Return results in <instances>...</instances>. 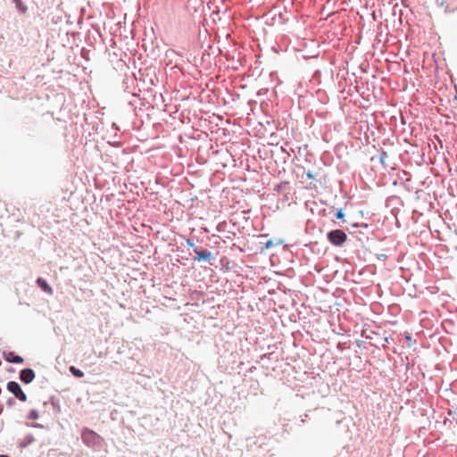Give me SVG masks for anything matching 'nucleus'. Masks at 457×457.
<instances>
[{
	"label": "nucleus",
	"mask_w": 457,
	"mask_h": 457,
	"mask_svg": "<svg viewBox=\"0 0 457 457\" xmlns=\"http://www.w3.org/2000/svg\"><path fill=\"white\" fill-rule=\"evenodd\" d=\"M287 185V181L280 182L279 184L274 187V191L280 192L284 189V187Z\"/></svg>",
	"instance_id": "dca6fc26"
},
{
	"label": "nucleus",
	"mask_w": 457,
	"mask_h": 457,
	"mask_svg": "<svg viewBox=\"0 0 457 457\" xmlns=\"http://www.w3.org/2000/svg\"><path fill=\"white\" fill-rule=\"evenodd\" d=\"M159 116H152V119L145 120V126L149 125L152 127L151 131H148L147 138H145V148L149 145V140H154L159 137V133L162 130V124L158 121Z\"/></svg>",
	"instance_id": "f03ea898"
},
{
	"label": "nucleus",
	"mask_w": 457,
	"mask_h": 457,
	"mask_svg": "<svg viewBox=\"0 0 457 457\" xmlns=\"http://www.w3.org/2000/svg\"><path fill=\"white\" fill-rule=\"evenodd\" d=\"M260 244L262 245L261 246V253H263L265 250H269L270 249L272 246L275 245V243L272 239H268L266 242L262 243V242H260Z\"/></svg>",
	"instance_id": "f8f14e48"
},
{
	"label": "nucleus",
	"mask_w": 457,
	"mask_h": 457,
	"mask_svg": "<svg viewBox=\"0 0 457 457\" xmlns=\"http://www.w3.org/2000/svg\"><path fill=\"white\" fill-rule=\"evenodd\" d=\"M5 361L12 363H21L23 362V358L19 355H14L13 353L10 352L8 353H4Z\"/></svg>",
	"instance_id": "6e6552de"
},
{
	"label": "nucleus",
	"mask_w": 457,
	"mask_h": 457,
	"mask_svg": "<svg viewBox=\"0 0 457 457\" xmlns=\"http://www.w3.org/2000/svg\"><path fill=\"white\" fill-rule=\"evenodd\" d=\"M327 239L332 245L340 247L345 243L347 235L344 230L336 228L327 233Z\"/></svg>",
	"instance_id": "7ed1b4c3"
},
{
	"label": "nucleus",
	"mask_w": 457,
	"mask_h": 457,
	"mask_svg": "<svg viewBox=\"0 0 457 457\" xmlns=\"http://www.w3.org/2000/svg\"><path fill=\"white\" fill-rule=\"evenodd\" d=\"M436 4H437V6L442 7L445 4V0H436Z\"/></svg>",
	"instance_id": "4be33fe9"
},
{
	"label": "nucleus",
	"mask_w": 457,
	"mask_h": 457,
	"mask_svg": "<svg viewBox=\"0 0 457 457\" xmlns=\"http://www.w3.org/2000/svg\"><path fill=\"white\" fill-rule=\"evenodd\" d=\"M145 154L147 155V161L154 165H158L162 161V153L160 145H149V147L145 150Z\"/></svg>",
	"instance_id": "20e7f679"
},
{
	"label": "nucleus",
	"mask_w": 457,
	"mask_h": 457,
	"mask_svg": "<svg viewBox=\"0 0 457 457\" xmlns=\"http://www.w3.org/2000/svg\"><path fill=\"white\" fill-rule=\"evenodd\" d=\"M386 157H387V153L384 149H381L380 154H379V162L383 166H386L385 160Z\"/></svg>",
	"instance_id": "2eb2a0df"
},
{
	"label": "nucleus",
	"mask_w": 457,
	"mask_h": 457,
	"mask_svg": "<svg viewBox=\"0 0 457 457\" xmlns=\"http://www.w3.org/2000/svg\"><path fill=\"white\" fill-rule=\"evenodd\" d=\"M39 418L38 411L37 410H31L29 415V419L37 420Z\"/></svg>",
	"instance_id": "a211bd4d"
},
{
	"label": "nucleus",
	"mask_w": 457,
	"mask_h": 457,
	"mask_svg": "<svg viewBox=\"0 0 457 457\" xmlns=\"http://www.w3.org/2000/svg\"><path fill=\"white\" fill-rule=\"evenodd\" d=\"M34 440V437L32 436H28L27 442L30 443Z\"/></svg>",
	"instance_id": "a878e982"
},
{
	"label": "nucleus",
	"mask_w": 457,
	"mask_h": 457,
	"mask_svg": "<svg viewBox=\"0 0 457 457\" xmlns=\"http://www.w3.org/2000/svg\"><path fill=\"white\" fill-rule=\"evenodd\" d=\"M145 78H149V82L151 85H154V80L158 81V79L155 77V71L151 68H147L145 71ZM145 84L146 80L145 79Z\"/></svg>",
	"instance_id": "1a4fd4ad"
},
{
	"label": "nucleus",
	"mask_w": 457,
	"mask_h": 457,
	"mask_svg": "<svg viewBox=\"0 0 457 457\" xmlns=\"http://www.w3.org/2000/svg\"><path fill=\"white\" fill-rule=\"evenodd\" d=\"M33 427H34V428H42V425H41V424L37 423V424L33 425Z\"/></svg>",
	"instance_id": "cd10ccee"
},
{
	"label": "nucleus",
	"mask_w": 457,
	"mask_h": 457,
	"mask_svg": "<svg viewBox=\"0 0 457 457\" xmlns=\"http://www.w3.org/2000/svg\"><path fill=\"white\" fill-rule=\"evenodd\" d=\"M282 244H283V240L282 239L278 240V242L276 243V245H280Z\"/></svg>",
	"instance_id": "bb28decb"
},
{
	"label": "nucleus",
	"mask_w": 457,
	"mask_h": 457,
	"mask_svg": "<svg viewBox=\"0 0 457 457\" xmlns=\"http://www.w3.org/2000/svg\"><path fill=\"white\" fill-rule=\"evenodd\" d=\"M144 267H145L146 270H149V267L146 266V264H144Z\"/></svg>",
	"instance_id": "c9c22d12"
},
{
	"label": "nucleus",
	"mask_w": 457,
	"mask_h": 457,
	"mask_svg": "<svg viewBox=\"0 0 457 457\" xmlns=\"http://www.w3.org/2000/svg\"><path fill=\"white\" fill-rule=\"evenodd\" d=\"M145 254V253H151V250H149V247L146 244H145V249H144Z\"/></svg>",
	"instance_id": "b1692460"
},
{
	"label": "nucleus",
	"mask_w": 457,
	"mask_h": 457,
	"mask_svg": "<svg viewBox=\"0 0 457 457\" xmlns=\"http://www.w3.org/2000/svg\"><path fill=\"white\" fill-rule=\"evenodd\" d=\"M3 412V407L0 406V414Z\"/></svg>",
	"instance_id": "7c9ffc66"
},
{
	"label": "nucleus",
	"mask_w": 457,
	"mask_h": 457,
	"mask_svg": "<svg viewBox=\"0 0 457 457\" xmlns=\"http://www.w3.org/2000/svg\"><path fill=\"white\" fill-rule=\"evenodd\" d=\"M307 188H310V189L316 188V184H314V183L311 182V183L309 184V186L307 187Z\"/></svg>",
	"instance_id": "393cba45"
},
{
	"label": "nucleus",
	"mask_w": 457,
	"mask_h": 457,
	"mask_svg": "<svg viewBox=\"0 0 457 457\" xmlns=\"http://www.w3.org/2000/svg\"><path fill=\"white\" fill-rule=\"evenodd\" d=\"M70 370L72 372V374L77 377V378H82L84 376V373L79 370H77L74 366H71L70 368Z\"/></svg>",
	"instance_id": "4468645a"
},
{
	"label": "nucleus",
	"mask_w": 457,
	"mask_h": 457,
	"mask_svg": "<svg viewBox=\"0 0 457 457\" xmlns=\"http://www.w3.org/2000/svg\"><path fill=\"white\" fill-rule=\"evenodd\" d=\"M406 340L408 341V346L411 345V337L408 334L405 336Z\"/></svg>",
	"instance_id": "5701e85b"
},
{
	"label": "nucleus",
	"mask_w": 457,
	"mask_h": 457,
	"mask_svg": "<svg viewBox=\"0 0 457 457\" xmlns=\"http://www.w3.org/2000/svg\"><path fill=\"white\" fill-rule=\"evenodd\" d=\"M151 281H152V287H154L156 284H160L161 278H155L154 277H153L151 278Z\"/></svg>",
	"instance_id": "aec40b11"
},
{
	"label": "nucleus",
	"mask_w": 457,
	"mask_h": 457,
	"mask_svg": "<svg viewBox=\"0 0 457 457\" xmlns=\"http://www.w3.org/2000/svg\"><path fill=\"white\" fill-rule=\"evenodd\" d=\"M82 437L84 442L88 444L89 440L95 439L96 437V435L93 431L86 430L85 432H83Z\"/></svg>",
	"instance_id": "9b49d317"
},
{
	"label": "nucleus",
	"mask_w": 457,
	"mask_h": 457,
	"mask_svg": "<svg viewBox=\"0 0 457 457\" xmlns=\"http://www.w3.org/2000/svg\"><path fill=\"white\" fill-rule=\"evenodd\" d=\"M144 267H145L146 270H149V267L146 266V264H144Z\"/></svg>",
	"instance_id": "72a5a7b5"
},
{
	"label": "nucleus",
	"mask_w": 457,
	"mask_h": 457,
	"mask_svg": "<svg viewBox=\"0 0 457 457\" xmlns=\"http://www.w3.org/2000/svg\"><path fill=\"white\" fill-rule=\"evenodd\" d=\"M186 244L188 247H191L193 249V251L195 250V247H197L191 238H187L186 241Z\"/></svg>",
	"instance_id": "6ab92c4d"
},
{
	"label": "nucleus",
	"mask_w": 457,
	"mask_h": 457,
	"mask_svg": "<svg viewBox=\"0 0 457 457\" xmlns=\"http://www.w3.org/2000/svg\"><path fill=\"white\" fill-rule=\"evenodd\" d=\"M335 216H336V219H337V220H344L345 216V212H344V210H343L342 208H341V209H338V210L337 211V212H336V215H335Z\"/></svg>",
	"instance_id": "f3484780"
},
{
	"label": "nucleus",
	"mask_w": 457,
	"mask_h": 457,
	"mask_svg": "<svg viewBox=\"0 0 457 457\" xmlns=\"http://www.w3.org/2000/svg\"><path fill=\"white\" fill-rule=\"evenodd\" d=\"M15 4L16 9L21 13H25L27 12V6L23 4L21 0H12Z\"/></svg>",
	"instance_id": "ddd939ff"
},
{
	"label": "nucleus",
	"mask_w": 457,
	"mask_h": 457,
	"mask_svg": "<svg viewBox=\"0 0 457 457\" xmlns=\"http://www.w3.org/2000/svg\"><path fill=\"white\" fill-rule=\"evenodd\" d=\"M20 378L23 383L29 384L35 378V372L32 369H24L20 373Z\"/></svg>",
	"instance_id": "0eeeda50"
},
{
	"label": "nucleus",
	"mask_w": 457,
	"mask_h": 457,
	"mask_svg": "<svg viewBox=\"0 0 457 457\" xmlns=\"http://www.w3.org/2000/svg\"><path fill=\"white\" fill-rule=\"evenodd\" d=\"M162 102V96L151 87L145 88V111H147V119L152 116H160L161 109L159 104Z\"/></svg>",
	"instance_id": "f257e3e1"
},
{
	"label": "nucleus",
	"mask_w": 457,
	"mask_h": 457,
	"mask_svg": "<svg viewBox=\"0 0 457 457\" xmlns=\"http://www.w3.org/2000/svg\"><path fill=\"white\" fill-rule=\"evenodd\" d=\"M0 457H9V456L6 454H0Z\"/></svg>",
	"instance_id": "c85d7f7f"
},
{
	"label": "nucleus",
	"mask_w": 457,
	"mask_h": 457,
	"mask_svg": "<svg viewBox=\"0 0 457 457\" xmlns=\"http://www.w3.org/2000/svg\"><path fill=\"white\" fill-rule=\"evenodd\" d=\"M12 399H11V400H9V401H8V404H12Z\"/></svg>",
	"instance_id": "2f4dec72"
},
{
	"label": "nucleus",
	"mask_w": 457,
	"mask_h": 457,
	"mask_svg": "<svg viewBox=\"0 0 457 457\" xmlns=\"http://www.w3.org/2000/svg\"><path fill=\"white\" fill-rule=\"evenodd\" d=\"M37 285L42 288L43 291L48 294L53 293L52 287L48 285V283L42 278H38L37 280Z\"/></svg>",
	"instance_id": "9d476101"
},
{
	"label": "nucleus",
	"mask_w": 457,
	"mask_h": 457,
	"mask_svg": "<svg viewBox=\"0 0 457 457\" xmlns=\"http://www.w3.org/2000/svg\"><path fill=\"white\" fill-rule=\"evenodd\" d=\"M144 267H145L146 270H149V267L146 266V264H144Z\"/></svg>",
	"instance_id": "f704fd0d"
},
{
	"label": "nucleus",
	"mask_w": 457,
	"mask_h": 457,
	"mask_svg": "<svg viewBox=\"0 0 457 457\" xmlns=\"http://www.w3.org/2000/svg\"><path fill=\"white\" fill-rule=\"evenodd\" d=\"M305 175L309 179H314V174L312 173V170H308L307 172H305Z\"/></svg>",
	"instance_id": "412c9836"
},
{
	"label": "nucleus",
	"mask_w": 457,
	"mask_h": 457,
	"mask_svg": "<svg viewBox=\"0 0 457 457\" xmlns=\"http://www.w3.org/2000/svg\"><path fill=\"white\" fill-rule=\"evenodd\" d=\"M195 256L193 260L198 262H208L212 264V260L214 259L213 254L211 251L203 247H195Z\"/></svg>",
	"instance_id": "39448f33"
},
{
	"label": "nucleus",
	"mask_w": 457,
	"mask_h": 457,
	"mask_svg": "<svg viewBox=\"0 0 457 457\" xmlns=\"http://www.w3.org/2000/svg\"><path fill=\"white\" fill-rule=\"evenodd\" d=\"M144 275H145V278H146V277H147V272H146V271H145V272H144Z\"/></svg>",
	"instance_id": "c756f323"
},
{
	"label": "nucleus",
	"mask_w": 457,
	"mask_h": 457,
	"mask_svg": "<svg viewBox=\"0 0 457 457\" xmlns=\"http://www.w3.org/2000/svg\"><path fill=\"white\" fill-rule=\"evenodd\" d=\"M7 389L9 392H11L12 394H13V395L18 398L20 401L21 402H26L27 401V395L26 394L22 391L21 386L19 383L15 382V381H10L7 383Z\"/></svg>",
	"instance_id": "423d86ee"
},
{
	"label": "nucleus",
	"mask_w": 457,
	"mask_h": 457,
	"mask_svg": "<svg viewBox=\"0 0 457 457\" xmlns=\"http://www.w3.org/2000/svg\"><path fill=\"white\" fill-rule=\"evenodd\" d=\"M261 237H267V235H261Z\"/></svg>",
	"instance_id": "473e14b6"
}]
</instances>
